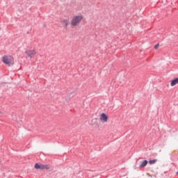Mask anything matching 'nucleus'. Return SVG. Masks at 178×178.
I'll use <instances>...</instances> for the list:
<instances>
[{"label": "nucleus", "instance_id": "9d476101", "mask_svg": "<svg viewBox=\"0 0 178 178\" xmlns=\"http://www.w3.org/2000/svg\"><path fill=\"white\" fill-rule=\"evenodd\" d=\"M156 163V159L150 160V161H149V163L150 165H154V163Z\"/></svg>", "mask_w": 178, "mask_h": 178}, {"label": "nucleus", "instance_id": "39448f33", "mask_svg": "<svg viewBox=\"0 0 178 178\" xmlns=\"http://www.w3.org/2000/svg\"><path fill=\"white\" fill-rule=\"evenodd\" d=\"M44 169H46L47 170H48V169H51V168L48 164H45V165L40 164V170H42Z\"/></svg>", "mask_w": 178, "mask_h": 178}, {"label": "nucleus", "instance_id": "423d86ee", "mask_svg": "<svg viewBox=\"0 0 178 178\" xmlns=\"http://www.w3.org/2000/svg\"><path fill=\"white\" fill-rule=\"evenodd\" d=\"M61 23H63V25L65 28H67L69 26V24H70V22H69V21H67V19H63V20H61Z\"/></svg>", "mask_w": 178, "mask_h": 178}, {"label": "nucleus", "instance_id": "9b49d317", "mask_svg": "<svg viewBox=\"0 0 178 178\" xmlns=\"http://www.w3.org/2000/svg\"><path fill=\"white\" fill-rule=\"evenodd\" d=\"M158 48H159V44H157L154 46L155 49H158Z\"/></svg>", "mask_w": 178, "mask_h": 178}, {"label": "nucleus", "instance_id": "1a4fd4ad", "mask_svg": "<svg viewBox=\"0 0 178 178\" xmlns=\"http://www.w3.org/2000/svg\"><path fill=\"white\" fill-rule=\"evenodd\" d=\"M35 169H40L41 168V164L36 163L34 166Z\"/></svg>", "mask_w": 178, "mask_h": 178}, {"label": "nucleus", "instance_id": "6e6552de", "mask_svg": "<svg viewBox=\"0 0 178 178\" xmlns=\"http://www.w3.org/2000/svg\"><path fill=\"white\" fill-rule=\"evenodd\" d=\"M147 163H148V161L144 160V161L141 163V164L140 165V168H144V166H147Z\"/></svg>", "mask_w": 178, "mask_h": 178}, {"label": "nucleus", "instance_id": "7ed1b4c3", "mask_svg": "<svg viewBox=\"0 0 178 178\" xmlns=\"http://www.w3.org/2000/svg\"><path fill=\"white\" fill-rule=\"evenodd\" d=\"M25 54H26L29 58H33L37 52H35V50H26Z\"/></svg>", "mask_w": 178, "mask_h": 178}, {"label": "nucleus", "instance_id": "f8f14e48", "mask_svg": "<svg viewBox=\"0 0 178 178\" xmlns=\"http://www.w3.org/2000/svg\"><path fill=\"white\" fill-rule=\"evenodd\" d=\"M176 175H178V171L176 172Z\"/></svg>", "mask_w": 178, "mask_h": 178}, {"label": "nucleus", "instance_id": "f257e3e1", "mask_svg": "<svg viewBox=\"0 0 178 178\" xmlns=\"http://www.w3.org/2000/svg\"><path fill=\"white\" fill-rule=\"evenodd\" d=\"M83 20V16L79 15V16H75L72 18L71 24L72 26H76V24H79Z\"/></svg>", "mask_w": 178, "mask_h": 178}, {"label": "nucleus", "instance_id": "20e7f679", "mask_svg": "<svg viewBox=\"0 0 178 178\" xmlns=\"http://www.w3.org/2000/svg\"><path fill=\"white\" fill-rule=\"evenodd\" d=\"M99 119L104 123H106V122H108V115H106V114H105L104 113H102L100 115Z\"/></svg>", "mask_w": 178, "mask_h": 178}, {"label": "nucleus", "instance_id": "f03ea898", "mask_svg": "<svg viewBox=\"0 0 178 178\" xmlns=\"http://www.w3.org/2000/svg\"><path fill=\"white\" fill-rule=\"evenodd\" d=\"M2 60L6 65H10L13 62V58L10 56H3Z\"/></svg>", "mask_w": 178, "mask_h": 178}, {"label": "nucleus", "instance_id": "0eeeda50", "mask_svg": "<svg viewBox=\"0 0 178 178\" xmlns=\"http://www.w3.org/2000/svg\"><path fill=\"white\" fill-rule=\"evenodd\" d=\"M176 84H178V78H175L171 81L170 86L171 87H174V86H176Z\"/></svg>", "mask_w": 178, "mask_h": 178}]
</instances>
